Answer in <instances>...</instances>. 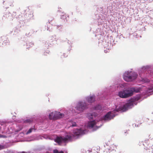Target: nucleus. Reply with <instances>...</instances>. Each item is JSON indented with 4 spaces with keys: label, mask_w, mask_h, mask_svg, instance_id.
<instances>
[{
    "label": "nucleus",
    "mask_w": 153,
    "mask_h": 153,
    "mask_svg": "<svg viewBox=\"0 0 153 153\" xmlns=\"http://www.w3.org/2000/svg\"><path fill=\"white\" fill-rule=\"evenodd\" d=\"M115 115L113 112L109 111L102 117L100 118L98 120H94L89 122L87 124V127L89 129L92 128V131H94L102 126L103 121H109L113 119Z\"/></svg>",
    "instance_id": "1"
},
{
    "label": "nucleus",
    "mask_w": 153,
    "mask_h": 153,
    "mask_svg": "<svg viewBox=\"0 0 153 153\" xmlns=\"http://www.w3.org/2000/svg\"><path fill=\"white\" fill-rule=\"evenodd\" d=\"M87 132L86 130H83L81 128L74 129L73 131L74 135L70 133H68L64 137H57L54 139L55 142L59 145H62L69 141L72 140L73 137L79 136L86 134Z\"/></svg>",
    "instance_id": "2"
},
{
    "label": "nucleus",
    "mask_w": 153,
    "mask_h": 153,
    "mask_svg": "<svg viewBox=\"0 0 153 153\" xmlns=\"http://www.w3.org/2000/svg\"><path fill=\"white\" fill-rule=\"evenodd\" d=\"M127 83H124L119 85V86L122 88H124L123 91L118 92V95L120 97L122 98H127L132 96L134 92L138 93L140 91V88L139 87H132L126 89L127 88ZM117 87H118V86H117Z\"/></svg>",
    "instance_id": "3"
},
{
    "label": "nucleus",
    "mask_w": 153,
    "mask_h": 153,
    "mask_svg": "<svg viewBox=\"0 0 153 153\" xmlns=\"http://www.w3.org/2000/svg\"><path fill=\"white\" fill-rule=\"evenodd\" d=\"M139 76L142 79V81L145 82H148L149 80L148 79L144 78L150 74V75L153 74V66L146 65L143 66L139 69L138 71Z\"/></svg>",
    "instance_id": "4"
},
{
    "label": "nucleus",
    "mask_w": 153,
    "mask_h": 153,
    "mask_svg": "<svg viewBox=\"0 0 153 153\" xmlns=\"http://www.w3.org/2000/svg\"><path fill=\"white\" fill-rule=\"evenodd\" d=\"M140 98V95L134 97L128 100L127 102L122 107H120L118 109H116L114 111L118 112L119 111H125L133 107L134 105H136L137 103L139 102V100Z\"/></svg>",
    "instance_id": "5"
},
{
    "label": "nucleus",
    "mask_w": 153,
    "mask_h": 153,
    "mask_svg": "<svg viewBox=\"0 0 153 153\" xmlns=\"http://www.w3.org/2000/svg\"><path fill=\"white\" fill-rule=\"evenodd\" d=\"M137 73L131 71H126L124 73L123 77V79L127 82H131L135 80L137 77Z\"/></svg>",
    "instance_id": "6"
},
{
    "label": "nucleus",
    "mask_w": 153,
    "mask_h": 153,
    "mask_svg": "<svg viewBox=\"0 0 153 153\" xmlns=\"http://www.w3.org/2000/svg\"><path fill=\"white\" fill-rule=\"evenodd\" d=\"M88 107V104L85 101H79L77 103L75 109L79 112H82L87 109Z\"/></svg>",
    "instance_id": "7"
},
{
    "label": "nucleus",
    "mask_w": 153,
    "mask_h": 153,
    "mask_svg": "<svg viewBox=\"0 0 153 153\" xmlns=\"http://www.w3.org/2000/svg\"><path fill=\"white\" fill-rule=\"evenodd\" d=\"M16 15V13L13 12L11 14L10 12H6L5 13L2 17V19L4 20L7 19L9 21H11L14 18Z\"/></svg>",
    "instance_id": "8"
},
{
    "label": "nucleus",
    "mask_w": 153,
    "mask_h": 153,
    "mask_svg": "<svg viewBox=\"0 0 153 153\" xmlns=\"http://www.w3.org/2000/svg\"><path fill=\"white\" fill-rule=\"evenodd\" d=\"M85 100L88 103H92L96 100L95 96L94 94L91 96H87L85 97Z\"/></svg>",
    "instance_id": "9"
},
{
    "label": "nucleus",
    "mask_w": 153,
    "mask_h": 153,
    "mask_svg": "<svg viewBox=\"0 0 153 153\" xmlns=\"http://www.w3.org/2000/svg\"><path fill=\"white\" fill-rule=\"evenodd\" d=\"M56 112L57 114V116L56 117L57 118V120L62 118L65 116L67 117V116H68V111H65L63 113H61L60 112L57 111H56Z\"/></svg>",
    "instance_id": "10"
},
{
    "label": "nucleus",
    "mask_w": 153,
    "mask_h": 153,
    "mask_svg": "<svg viewBox=\"0 0 153 153\" xmlns=\"http://www.w3.org/2000/svg\"><path fill=\"white\" fill-rule=\"evenodd\" d=\"M56 111L54 112H51L48 115V118L49 120H57V118L56 117L57 116V114L56 112Z\"/></svg>",
    "instance_id": "11"
},
{
    "label": "nucleus",
    "mask_w": 153,
    "mask_h": 153,
    "mask_svg": "<svg viewBox=\"0 0 153 153\" xmlns=\"http://www.w3.org/2000/svg\"><path fill=\"white\" fill-rule=\"evenodd\" d=\"M116 147V146L114 145H111L109 149H106V152H107V153H116L115 150L114 149Z\"/></svg>",
    "instance_id": "12"
},
{
    "label": "nucleus",
    "mask_w": 153,
    "mask_h": 153,
    "mask_svg": "<svg viewBox=\"0 0 153 153\" xmlns=\"http://www.w3.org/2000/svg\"><path fill=\"white\" fill-rule=\"evenodd\" d=\"M100 151V147H93L91 150H88L89 153H98Z\"/></svg>",
    "instance_id": "13"
},
{
    "label": "nucleus",
    "mask_w": 153,
    "mask_h": 153,
    "mask_svg": "<svg viewBox=\"0 0 153 153\" xmlns=\"http://www.w3.org/2000/svg\"><path fill=\"white\" fill-rule=\"evenodd\" d=\"M18 123H30L31 122V120L29 119L25 120L22 118L19 119L17 120Z\"/></svg>",
    "instance_id": "14"
},
{
    "label": "nucleus",
    "mask_w": 153,
    "mask_h": 153,
    "mask_svg": "<svg viewBox=\"0 0 153 153\" xmlns=\"http://www.w3.org/2000/svg\"><path fill=\"white\" fill-rule=\"evenodd\" d=\"M58 40H59V38L56 37L55 35L52 36L50 37L49 39V41L51 43L52 42L54 41L57 42Z\"/></svg>",
    "instance_id": "15"
},
{
    "label": "nucleus",
    "mask_w": 153,
    "mask_h": 153,
    "mask_svg": "<svg viewBox=\"0 0 153 153\" xmlns=\"http://www.w3.org/2000/svg\"><path fill=\"white\" fill-rule=\"evenodd\" d=\"M48 118L45 116H42V117H39V120H40V122L41 123H45L47 121Z\"/></svg>",
    "instance_id": "16"
},
{
    "label": "nucleus",
    "mask_w": 153,
    "mask_h": 153,
    "mask_svg": "<svg viewBox=\"0 0 153 153\" xmlns=\"http://www.w3.org/2000/svg\"><path fill=\"white\" fill-rule=\"evenodd\" d=\"M29 10L28 8H27V9L25 10V12L26 11V15L27 16H28L29 18L30 19L32 18L33 15L32 14V12H29Z\"/></svg>",
    "instance_id": "17"
},
{
    "label": "nucleus",
    "mask_w": 153,
    "mask_h": 153,
    "mask_svg": "<svg viewBox=\"0 0 153 153\" xmlns=\"http://www.w3.org/2000/svg\"><path fill=\"white\" fill-rule=\"evenodd\" d=\"M69 123L70 125V127H74L76 126V122L74 120L72 119L69 120Z\"/></svg>",
    "instance_id": "18"
},
{
    "label": "nucleus",
    "mask_w": 153,
    "mask_h": 153,
    "mask_svg": "<svg viewBox=\"0 0 153 153\" xmlns=\"http://www.w3.org/2000/svg\"><path fill=\"white\" fill-rule=\"evenodd\" d=\"M36 130V129L35 128L34 126L30 128L27 131H25V133L26 135H27L33 131H35Z\"/></svg>",
    "instance_id": "19"
},
{
    "label": "nucleus",
    "mask_w": 153,
    "mask_h": 153,
    "mask_svg": "<svg viewBox=\"0 0 153 153\" xmlns=\"http://www.w3.org/2000/svg\"><path fill=\"white\" fill-rule=\"evenodd\" d=\"M33 152H31L28 151L27 152H19L18 153H37L38 152V149L37 148H34L33 149Z\"/></svg>",
    "instance_id": "20"
},
{
    "label": "nucleus",
    "mask_w": 153,
    "mask_h": 153,
    "mask_svg": "<svg viewBox=\"0 0 153 153\" xmlns=\"http://www.w3.org/2000/svg\"><path fill=\"white\" fill-rule=\"evenodd\" d=\"M94 109L96 110H102V106L100 105H97L94 107Z\"/></svg>",
    "instance_id": "21"
},
{
    "label": "nucleus",
    "mask_w": 153,
    "mask_h": 153,
    "mask_svg": "<svg viewBox=\"0 0 153 153\" xmlns=\"http://www.w3.org/2000/svg\"><path fill=\"white\" fill-rule=\"evenodd\" d=\"M106 45H107V46H105V47L108 50L111 49L113 45V44H112L111 42H109L107 43Z\"/></svg>",
    "instance_id": "22"
},
{
    "label": "nucleus",
    "mask_w": 153,
    "mask_h": 153,
    "mask_svg": "<svg viewBox=\"0 0 153 153\" xmlns=\"http://www.w3.org/2000/svg\"><path fill=\"white\" fill-rule=\"evenodd\" d=\"M51 46V43H49L48 42H46L45 44V49H48Z\"/></svg>",
    "instance_id": "23"
},
{
    "label": "nucleus",
    "mask_w": 153,
    "mask_h": 153,
    "mask_svg": "<svg viewBox=\"0 0 153 153\" xmlns=\"http://www.w3.org/2000/svg\"><path fill=\"white\" fill-rule=\"evenodd\" d=\"M97 34H96L95 36H96L97 35H102V30L100 28H98L97 30Z\"/></svg>",
    "instance_id": "24"
},
{
    "label": "nucleus",
    "mask_w": 153,
    "mask_h": 153,
    "mask_svg": "<svg viewBox=\"0 0 153 153\" xmlns=\"http://www.w3.org/2000/svg\"><path fill=\"white\" fill-rule=\"evenodd\" d=\"M17 127H18V128L15 130V133L18 132L19 131L21 130L22 128V126L20 125L18 126H17Z\"/></svg>",
    "instance_id": "25"
},
{
    "label": "nucleus",
    "mask_w": 153,
    "mask_h": 153,
    "mask_svg": "<svg viewBox=\"0 0 153 153\" xmlns=\"http://www.w3.org/2000/svg\"><path fill=\"white\" fill-rule=\"evenodd\" d=\"M33 45L32 42H29L27 43V48H29L30 47H32Z\"/></svg>",
    "instance_id": "26"
},
{
    "label": "nucleus",
    "mask_w": 153,
    "mask_h": 153,
    "mask_svg": "<svg viewBox=\"0 0 153 153\" xmlns=\"http://www.w3.org/2000/svg\"><path fill=\"white\" fill-rule=\"evenodd\" d=\"M68 43L69 44V48L68 49V51H69L71 50V48H72V43L71 42L68 40Z\"/></svg>",
    "instance_id": "27"
},
{
    "label": "nucleus",
    "mask_w": 153,
    "mask_h": 153,
    "mask_svg": "<svg viewBox=\"0 0 153 153\" xmlns=\"http://www.w3.org/2000/svg\"><path fill=\"white\" fill-rule=\"evenodd\" d=\"M55 28H56V29H58L61 30V29L62 28V26L61 25H56L54 26Z\"/></svg>",
    "instance_id": "28"
},
{
    "label": "nucleus",
    "mask_w": 153,
    "mask_h": 153,
    "mask_svg": "<svg viewBox=\"0 0 153 153\" xmlns=\"http://www.w3.org/2000/svg\"><path fill=\"white\" fill-rule=\"evenodd\" d=\"M88 117L89 119H93V114L89 113L88 114Z\"/></svg>",
    "instance_id": "29"
},
{
    "label": "nucleus",
    "mask_w": 153,
    "mask_h": 153,
    "mask_svg": "<svg viewBox=\"0 0 153 153\" xmlns=\"http://www.w3.org/2000/svg\"><path fill=\"white\" fill-rule=\"evenodd\" d=\"M149 150L150 151L148 152L147 153H152L153 151V145H152L150 147H149Z\"/></svg>",
    "instance_id": "30"
},
{
    "label": "nucleus",
    "mask_w": 153,
    "mask_h": 153,
    "mask_svg": "<svg viewBox=\"0 0 153 153\" xmlns=\"http://www.w3.org/2000/svg\"><path fill=\"white\" fill-rule=\"evenodd\" d=\"M61 18L62 19L65 20V19H66V14H63L62 15H61Z\"/></svg>",
    "instance_id": "31"
},
{
    "label": "nucleus",
    "mask_w": 153,
    "mask_h": 153,
    "mask_svg": "<svg viewBox=\"0 0 153 153\" xmlns=\"http://www.w3.org/2000/svg\"><path fill=\"white\" fill-rule=\"evenodd\" d=\"M115 89V88L114 86H111L110 87L109 90L111 91H113Z\"/></svg>",
    "instance_id": "32"
},
{
    "label": "nucleus",
    "mask_w": 153,
    "mask_h": 153,
    "mask_svg": "<svg viewBox=\"0 0 153 153\" xmlns=\"http://www.w3.org/2000/svg\"><path fill=\"white\" fill-rule=\"evenodd\" d=\"M50 52V51L47 50H46V51L44 53V54L45 55H47L48 54H49Z\"/></svg>",
    "instance_id": "33"
},
{
    "label": "nucleus",
    "mask_w": 153,
    "mask_h": 153,
    "mask_svg": "<svg viewBox=\"0 0 153 153\" xmlns=\"http://www.w3.org/2000/svg\"><path fill=\"white\" fill-rule=\"evenodd\" d=\"M5 148V147L4 146L0 145V150L3 149H4Z\"/></svg>",
    "instance_id": "34"
},
{
    "label": "nucleus",
    "mask_w": 153,
    "mask_h": 153,
    "mask_svg": "<svg viewBox=\"0 0 153 153\" xmlns=\"http://www.w3.org/2000/svg\"><path fill=\"white\" fill-rule=\"evenodd\" d=\"M24 134H25V132H23L20 133L19 134V135H20V136H21L22 137H23L24 136Z\"/></svg>",
    "instance_id": "35"
},
{
    "label": "nucleus",
    "mask_w": 153,
    "mask_h": 153,
    "mask_svg": "<svg viewBox=\"0 0 153 153\" xmlns=\"http://www.w3.org/2000/svg\"><path fill=\"white\" fill-rule=\"evenodd\" d=\"M53 152L54 153H58L59 151L57 149H54L53 150Z\"/></svg>",
    "instance_id": "36"
},
{
    "label": "nucleus",
    "mask_w": 153,
    "mask_h": 153,
    "mask_svg": "<svg viewBox=\"0 0 153 153\" xmlns=\"http://www.w3.org/2000/svg\"><path fill=\"white\" fill-rule=\"evenodd\" d=\"M148 91L149 92L152 91L153 92V86L151 88H150Z\"/></svg>",
    "instance_id": "37"
},
{
    "label": "nucleus",
    "mask_w": 153,
    "mask_h": 153,
    "mask_svg": "<svg viewBox=\"0 0 153 153\" xmlns=\"http://www.w3.org/2000/svg\"><path fill=\"white\" fill-rule=\"evenodd\" d=\"M67 56V55L65 53H63V55L62 56L61 58L66 57Z\"/></svg>",
    "instance_id": "38"
},
{
    "label": "nucleus",
    "mask_w": 153,
    "mask_h": 153,
    "mask_svg": "<svg viewBox=\"0 0 153 153\" xmlns=\"http://www.w3.org/2000/svg\"><path fill=\"white\" fill-rule=\"evenodd\" d=\"M46 29L47 30H48L49 31H51V30L50 29V28L48 27V26H47L46 27Z\"/></svg>",
    "instance_id": "39"
},
{
    "label": "nucleus",
    "mask_w": 153,
    "mask_h": 153,
    "mask_svg": "<svg viewBox=\"0 0 153 153\" xmlns=\"http://www.w3.org/2000/svg\"><path fill=\"white\" fill-rule=\"evenodd\" d=\"M7 42L8 43V41H8V40H6V41H4V43H6V45L7 44L6 42H7Z\"/></svg>",
    "instance_id": "40"
},
{
    "label": "nucleus",
    "mask_w": 153,
    "mask_h": 153,
    "mask_svg": "<svg viewBox=\"0 0 153 153\" xmlns=\"http://www.w3.org/2000/svg\"><path fill=\"white\" fill-rule=\"evenodd\" d=\"M5 137L2 135L0 134V137Z\"/></svg>",
    "instance_id": "41"
},
{
    "label": "nucleus",
    "mask_w": 153,
    "mask_h": 153,
    "mask_svg": "<svg viewBox=\"0 0 153 153\" xmlns=\"http://www.w3.org/2000/svg\"><path fill=\"white\" fill-rule=\"evenodd\" d=\"M53 19H52L51 20H49L48 21V23H50L51 22V21L52 20H53Z\"/></svg>",
    "instance_id": "42"
},
{
    "label": "nucleus",
    "mask_w": 153,
    "mask_h": 153,
    "mask_svg": "<svg viewBox=\"0 0 153 153\" xmlns=\"http://www.w3.org/2000/svg\"><path fill=\"white\" fill-rule=\"evenodd\" d=\"M140 125V124H138V125H137V124H135V126L136 127H138V126H139Z\"/></svg>",
    "instance_id": "43"
},
{
    "label": "nucleus",
    "mask_w": 153,
    "mask_h": 153,
    "mask_svg": "<svg viewBox=\"0 0 153 153\" xmlns=\"http://www.w3.org/2000/svg\"><path fill=\"white\" fill-rule=\"evenodd\" d=\"M4 152H6L7 153H9L10 152V151L8 150H7L6 151H4Z\"/></svg>",
    "instance_id": "44"
},
{
    "label": "nucleus",
    "mask_w": 153,
    "mask_h": 153,
    "mask_svg": "<svg viewBox=\"0 0 153 153\" xmlns=\"http://www.w3.org/2000/svg\"><path fill=\"white\" fill-rule=\"evenodd\" d=\"M58 153H64L62 151H60V152H58Z\"/></svg>",
    "instance_id": "45"
},
{
    "label": "nucleus",
    "mask_w": 153,
    "mask_h": 153,
    "mask_svg": "<svg viewBox=\"0 0 153 153\" xmlns=\"http://www.w3.org/2000/svg\"><path fill=\"white\" fill-rule=\"evenodd\" d=\"M2 39L1 38H0V41H1ZM1 42H0V46L1 45Z\"/></svg>",
    "instance_id": "46"
},
{
    "label": "nucleus",
    "mask_w": 153,
    "mask_h": 153,
    "mask_svg": "<svg viewBox=\"0 0 153 153\" xmlns=\"http://www.w3.org/2000/svg\"><path fill=\"white\" fill-rule=\"evenodd\" d=\"M104 52L105 53H107L108 52V51L107 50H105L104 51Z\"/></svg>",
    "instance_id": "47"
},
{
    "label": "nucleus",
    "mask_w": 153,
    "mask_h": 153,
    "mask_svg": "<svg viewBox=\"0 0 153 153\" xmlns=\"http://www.w3.org/2000/svg\"><path fill=\"white\" fill-rule=\"evenodd\" d=\"M48 112H51V111L50 110H48Z\"/></svg>",
    "instance_id": "48"
},
{
    "label": "nucleus",
    "mask_w": 153,
    "mask_h": 153,
    "mask_svg": "<svg viewBox=\"0 0 153 153\" xmlns=\"http://www.w3.org/2000/svg\"><path fill=\"white\" fill-rule=\"evenodd\" d=\"M123 37V35H121L120 36V37Z\"/></svg>",
    "instance_id": "49"
},
{
    "label": "nucleus",
    "mask_w": 153,
    "mask_h": 153,
    "mask_svg": "<svg viewBox=\"0 0 153 153\" xmlns=\"http://www.w3.org/2000/svg\"><path fill=\"white\" fill-rule=\"evenodd\" d=\"M47 139H50V138L48 137H47Z\"/></svg>",
    "instance_id": "50"
},
{
    "label": "nucleus",
    "mask_w": 153,
    "mask_h": 153,
    "mask_svg": "<svg viewBox=\"0 0 153 153\" xmlns=\"http://www.w3.org/2000/svg\"><path fill=\"white\" fill-rule=\"evenodd\" d=\"M39 138H41V137H39Z\"/></svg>",
    "instance_id": "51"
},
{
    "label": "nucleus",
    "mask_w": 153,
    "mask_h": 153,
    "mask_svg": "<svg viewBox=\"0 0 153 153\" xmlns=\"http://www.w3.org/2000/svg\"><path fill=\"white\" fill-rule=\"evenodd\" d=\"M5 2V1H3V3H4Z\"/></svg>",
    "instance_id": "52"
}]
</instances>
